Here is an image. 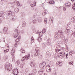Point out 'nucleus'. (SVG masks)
I'll return each mask as SVG.
<instances>
[{
	"mask_svg": "<svg viewBox=\"0 0 75 75\" xmlns=\"http://www.w3.org/2000/svg\"><path fill=\"white\" fill-rule=\"evenodd\" d=\"M42 33L43 34H45L47 33V32H46V29H45V28H44L43 29Z\"/></svg>",
	"mask_w": 75,
	"mask_h": 75,
	"instance_id": "obj_22",
	"label": "nucleus"
},
{
	"mask_svg": "<svg viewBox=\"0 0 75 75\" xmlns=\"http://www.w3.org/2000/svg\"><path fill=\"white\" fill-rule=\"evenodd\" d=\"M1 18V16H0V23H1L2 21Z\"/></svg>",
	"mask_w": 75,
	"mask_h": 75,
	"instance_id": "obj_57",
	"label": "nucleus"
},
{
	"mask_svg": "<svg viewBox=\"0 0 75 75\" xmlns=\"http://www.w3.org/2000/svg\"><path fill=\"white\" fill-rule=\"evenodd\" d=\"M20 61H17L16 62L15 65H18L20 64Z\"/></svg>",
	"mask_w": 75,
	"mask_h": 75,
	"instance_id": "obj_29",
	"label": "nucleus"
},
{
	"mask_svg": "<svg viewBox=\"0 0 75 75\" xmlns=\"http://www.w3.org/2000/svg\"><path fill=\"white\" fill-rule=\"evenodd\" d=\"M46 14L45 13V12H43L42 13V16H44Z\"/></svg>",
	"mask_w": 75,
	"mask_h": 75,
	"instance_id": "obj_52",
	"label": "nucleus"
},
{
	"mask_svg": "<svg viewBox=\"0 0 75 75\" xmlns=\"http://www.w3.org/2000/svg\"><path fill=\"white\" fill-rule=\"evenodd\" d=\"M72 35H73L74 37H75V31H74V32H73Z\"/></svg>",
	"mask_w": 75,
	"mask_h": 75,
	"instance_id": "obj_47",
	"label": "nucleus"
},
{
	"mask_svg": "<svg viewBox=\"0 0 75 75\" xmlns=\"http://www.w3.org/2000/svg\"><path fill=\"white\" fill-rule=\"evenodd\" d=\"M38 41H42V39L41 38H38Z\"/></svg>",
	"mask_w": 75,
	"mask_h": 75,
	"instance_id": "obj_42",
	"label": "nucleus"
},
{
	"mask_svg": "<svg viewBox=\"0 0 75 75\" xmlns=\"http://www.w3.org/2000/svg\"><path fill=\"white\" fill-rule=\"evenodd\" d=\"M15 32L16 33H14V37L15 38H17V37H18V35H19V33L20 32L18 30V29H16L14 30Z\"/></svg>",
	"mask_w": 75,
	"mask_h": 75,
	"instance_id": "obj_5",
	"label": "nucleus"
},
{
	"mask_svg": "<svg viewBox=\"0 0 75 75\" xmlns=\"http://www.w3.org/2000/svg\"><path fill=\"white\" fill-rule=\"evenodd\" d=\"M4 34H7V28H4Z\"/></svg>",
	"mask_w": 75,
	"mask_h": 75,
	"instance_id": "obj_17",
	"label": "nucleus"
},
{
	"mask_svg": "<svg viewBox=\"0 0 75 75\" xmlns=\"http://www.w3.org/2000/svg\"><path fill=\"white\" fill-rule=\"evenodd\" d=\"M39 34L40 37H42V33L41 32H40Z\"/></svg>",
	"mask_w": 75,
	"mask_h": 75,
	"instance_id": "obj_46",
	"label": "nucleus"
},
{
	"mask_svg": "<svg viewBox=\"0 0 75 75\" xmlns=\"http://www.w3.org/2000/svg\"><path fill=\"white\" fill-rule=\"evenodd\" d=\"M30 64L31 67H34L35 66V63L34 61H31L30 63Z\"/></svg>",
	"mask_w": 75,
	"mask_h": 75,
	"instance_id": "obj_11",
	"label": "nucleus"
},
{
	"mask_svg": "<svg viewBox=\"0 0 75 75\" xmlns=\"http://www.w3.org/2000/svg\"><path fill=\"white\" fill-rule=\"evenodd\" d=\"M60 56H62V55H63V56L65 57V54L66 53H65V52H60Z\"/></svg>",
	"mask_w": 75,
	"mask_h": 75,
	"instance_id": "obj_21",
	"label": "nucleus"
},
{
	"mask_svg": "<svg viewBox=\"0 0 75 75\" xmlns=\"http://www.w3.org/2000/svg\"><path fill=\"white\" fill-rule=\"evenodd\" d=\"M66 9H67V8L65 7H64L63 8V10H64V11H65V10H66Z\"/></svg>",
	"mask_w": 75,
	"mask_h": 75,
	"instance_id": "obj_59",
	"label": "nucleus"
},
{
	"mask_svg": "<svg viewBox=\"0 0 75 75\" xmlns=\"http://www.w3.org/2000/svg\"><path fill=\"white\" fill-rule=\"evenodd\" d=\"M57 65H59V66H61L62 65V63L59 62H57Z\"/></svg>",
	"mask_w": 75,
	"mask_h": 75,
	"instance_id": "obj_26",
	"label": "nucleus"
},
{
	"mask_svg": "<svg viewBox=\"0 0 75 75\" xmlns=\"http://www.w3.org/2000/svg\"><path fill=\"white\" fill-rule=\"evenodd\" d=\"M54 38L56 40H58L59 38H61V36L60 35H58L57 34H56L54 35Z\"/></svg>",
	"mask_w": 75,
	"mask_h": 75,
	"instance_id": "obj_14",
	"label": "nucleus"
},
{
	"mask_svg": "<svg viewBox=\"0 0 75 75\" xmlns=\"http://www.w3.org/2000/svg\"><path fill=\"white\" fill-rule=\"evenodd\" d=\"M65 6L66 7H70L71 6V3L69 2H68L67 3H65Z\"/></svg>",
	"mask_w": 75,
	"mask_h": 75,
	"instance_id": "obj_12",
	"label": "nucleus"
},
{
	"mask_svg": "<svg viewBox=\"0 0 75 75\" xmlns=\"http://www.w3.org/2000/svg\"><path fill=\"white\" fill-rule=\"evenodd\" d=\"M12 73L13 75H17L18 74V70L17 69H14L12 70Z\"/></svg>",
	"mask_w": 75,
	"mask_h": 75,
	"instance_id": "obj_6",
	"label": "nucleus"
},
{
	"mask_svg": "<svg viewBox=\"0 0 75 75\" xmlns=\"http://www.w3.org/2000/svg\"><path fill=\"white\" fill-rule=\"evenodd\" d=\"M35 50L36 52H39V50H38V47H36Z\"/></svg>",
	"mask_w": 75,
	"mask_h": 75,
	"instance_id": "obj_44",
	"label": "nucleus"
},
{
	"mask_svg": "<svg viewBox=\"0 0 75 75\" xmlns=\"http://www.w3.org/2000/svg\"><path fill=\"white\" fill-rule=\"evenodd\" d=\"M44 21H45V24H47V19L45 18L44 19Z\"/></svg>",
	"mask_w": 75,
	"mask_h": 75,
	"instance_id": "obj_43",
	"label": "nucleus"
},
{
	"mask_svg": "<svg viewBox=\"0 0 75 75\" xmlns=\"http://www.w3.org/2000/svg\"><path fill=\"white\" fill-rule=\"evenodd\" d=\"M51 40L50 38H49L47 40V44L48 46H51Z\"/></svg>",
	"mask_w": 75,
	"mask_h": 75,
	"instance_id": "obj_13",
	"label": "nucleus"
},
{
	"mask_svg": "<svg viewBox=\"0 0 75 75\" xmlns=\"http://www.w3.org/2000/svg\"><path fill=\"white\" fill-rule=\"evenodd\" d=\"M15 47H16H16H17V43H15Z\"/></svg>",
	"mask_w": 75,
	"mask_h": 75,
	"instance_id": "obj_55",
	"label": "nucleus"
},
{
	"mask_svg": "<svg viewBox=\"0 0 75 75\" xmlns=\"http://www.w3.org/2000/svg\"><path fill=\"white\" fill-rule=\"evenodd\" d=\"M52 4H55V2L53 1H52Z\"/></svg>",
	"mask_w": 75,
	"mask_h": 75,
	"instance_id": "obj_58",
	"label": "nucleus"
},
{
	"mask_svg": "<svg viewBox=\"0 0 75 75\" xmlns=\"http://www.w3.org/2000/svg\"><path fill=\"white\" fill-rule=\"evenodd\" d=\"M30 54H28L27 55H25V56L22 58L21 60L23 62L24 61H25V59H26V60H28V59L30 58Z\"/></svg>",
	"mask_w": 75,
	"mask_h": 75,
	"instance_id": "obj_4",
	"label": "nucleus"
},
{
	"mask_svg": "<svg viewBox=\"0 0 75 75\" xmlns=\"http://www.w3.org/2000/svg\"><path fill=\"white\" fill-rule=\"evenodd\" d=\"M37 20L35 19L33 20V24H36L37 23Z\"/></svg>",
	"mask_w": 75,
	"mask_h": 75,
	"instance_id": "obj_31",
	"label": "nucleus"
},
{
	"mask_svg": "<svg viewBox=\"0 0 75 75\" xmlns=\"http://www.w3.org/2000/svg\"><path fill=\"white\" fill-rule=\"evenodd\" d=\"M69 30L67 29L66 30L64 31V33H66V34H67V33H68V30Z\"/></svg>",
	"mask_w": 75,
	"mask_h": 75,
	"instance_id": "obj_49",
	"label": "nucleus"
},
{
	"mask_svg": "<svg viewBox=\"0 0 75 75\" xmlns=\"http://www.w3.org/2000/svg\"><path fill=\"white\" fill-rule=\"evenodd\" d=\"M6 14L7 16H10V15H12V21H14L17 19V17L16 16H14V13L11 12V11H7L6 12Z\"/></svg>",
	"mask_w": 75,
	"mask_h": 75,
	"instance_id": "obj_1",
	"label": "nucleus"
},
{
	"mask_svg": "<svg viewBox=\"0 0 75 75\" xmlns=\"http://www.w3.org/2000/svg\"><path fill=\"white\" fill-rule=\"evenodd\" d=\"M71 20L72 21L73 23L75 24V18H72L71 19Z\"/></svg>",
	"mask_w": 75,
	"mask_h": 75,
	"instance_id": "obj_25",
	"label": "nucleus"
},
{
	"mask_svg": "<svg viewBox=\"0 0 75 75\" xmlns=\"http://www.w3.org/2000/svg\"><path fill=\"white\" fill-rule=\"evenodd\" d=\"M36 5V4H30V6H31V7H34V6H35Z\"/></svg>",
	"mask_w": 75,
	"mask_h": 75,
	"instance_id": "obj_36",
	"label": "nucleus"
},
{
	"mask_svg": "<svg viewBox=\"0 0 75 75\" xmlns=\"http://www.w3.org/2000/svg\"><path fill=\"white\" fill-rule=\"evenodd\" d=\"M23 66H24L23 64H21L20 66V67L21 68H23Z\"/></svg>",
	"mask_w": 75,
	"mask_h": 75,
	"instance_id": "obj_48",
	"label": "nucleus"
},
{
	"mask_svg": "<svg viewBox=\"0 0 75 75\" xmlns=\"http://www.w3.org/2000/svg\"><path fill=\"white\" fill-rule=\"evenodd\" d=\"M16 4L18 6H20V4L19 3V1H17L16 3Z\"/></svg>",
	"mask_w": 75,
	"mask_h": 75,
	"instance_id": "obj_40",
	"label": "nucleus"
},
{
	"mask_svg": "<svg viewBox=\"0 0 75 75\" xmlns=\"http://www.w3.org/2000/svg\"><path fill=\"white\" fill-rule=\"evenodd\" d=\"M8 51H9V49H6V50H4V52L5 53H6L7 52H8Z\"/></svg>",
	"mask_w": 75,
	"mask_h": 75,
	"instance_id": "obj_38",
	"label": "nucleus"
},
{
	"mask_svg": "<svg viewBox=\"0 0 75 75\" xmlns=\"http://www.w3.org/2000/svg\"><path fill=\"white\" fill-rule=\"evenodd\" d=\"M20 33H21L22 34H23L24 33V31L23 30H21L20 31Z\"/></svg>",
	"mask_w": 75,
	"mask_h": 75,
	"instance_id": "obj_56",
	"label": "nucleus"
},
{
	"mask_svg": "<svg viewBox=\"0 0 75 75\" xmlns=\"http://www.w3.org/2000/svg\"><path fill=\"white\" fill-rule=\"evenodd\" d=\"M42 18L40 17H38V20L39 23H40V22H41L42 21Z\"/></svg>",
	"mask_w": 75,
	"mask_h": 75,
	"instance_id": "obj_24",
	"label": "nucleus"
},
{
	"mask_svg": "<svg viewBox=\"0 0 75 75\" xmlns=\"http://www.w3.org/2000/svg\"><path fill=\"white\" fill-rule=\"evenodd\" d=\"M69 54H70V57H71L72 55V54H73L72 52V51L70 52Z\"/></svg>",
	"mask_w": 75,
	"mask_h": 75,
	"instance_id": "obj_50",
	"label": "nucleus"
},
{
	"mask_svg": "<svg viewBox=\"0 0 75 75\" xmlns=\"http://www.w3.org/2000/svg\"><path fill=\"white\" fill-rule=\"evenodd\" d=\"M70 25H71V27H73L74 26V25L72 24H70V25H69L67 26V29L69 30H70V28H71V27H69Z\"/></svg>",
	"mask_w": 75,
	"mask_h": 75,
	"instance_id": "obj_18",
	"label": "nucleus"
},
{
	"mask_svg": "<svg viewBox=\"0 0 75 75\" xmlns=\"http://www.w3.org/2000/svg\"><path fill=\"white\" fill-rule=\"evenodd\" d=\"M45 62H44L40 64L39 65V67L40 68H43L44 67H45Z\"/></svg>",
	"mask_w": 75,
	"mask_h": 75,
	"instance_id": "obj_10",
	"label": "nucleus"
},
{
	"mask_svg": "<svg viewBox=\"0 0 75 75\" xmlns=\"http://www.w3.org/2000/svg\"><path fill=\"white\" fill-rule=\"evenodd\" d=\"M52 1H50L49 2V3H50V4H52Z\"/></svg>",
	"mask_w": 75,
	"mask_h": 75,
	"instance_id": "obj_64",
	"label": "nucleus"
},
{
	"mask_svg": "<svg viewBox=\"0 0 75 75\" xmlns=\"http://www.w3.org/2000/svg\"><path fill=\"white\" fill-rule=\"evenodd\" d=\"M21 15L22 16H23L24 15V13L23 12H22L21 13Z\"/></svg>",
	"mask_w": 75,
	"mask_h": 75,
	"instance_id": "obj_54",
	"label": "nucleus"
},
{
	"mask_svg": "<svg viewBox=\"0 0 75 75\" xmlns=\"http://www.w3.org/2000/svg\"><path fill=\"white\" fill-rule=\"evenodd\" d=\"M21 51L22 53H23V54H24L25 53V50H24V49L23 48H21Z\"/></svg>",
	"mask_w": 75,
	"mask_h": 75,
	"instance_id": "obj_28",
	"label": "nucleus"
},
{
	"mask_svg": "<svg viewBox=\"0 0 75 75\" xmlns=\"http://www.w3.org/2000/svg\"><path fill=\"white\" fill-rule=\"evenodd\" d=\"M59 34H60V35L61 37V39L62 41H63L64 44L66 43V40H65V36L63 35V32L61 30H59L58 31Z\"/></svg>",
	"mask_w": 75,
	"mask_h": 75,
	"instance_id": "obj_3",
	"label": "nucleus"
},
{
	"mask_svg": "<svg viewBox=\"0 0 75 75\" xmlns=\"http://www.w3.org/2000/svg\"><path fill=\"white\" fill-rule=\"evenodd\" d=\"M53 75H57V72H56L54 73Z\"/></svg>",
	"mask_w": 75,
	"mask_h": 75,
	"instance_id": "obj_61",
	"label": "nucleus"
},
{
	"mask_svg": "<svg viewBox=\"0 0 75 75\" xmlns=\"http://www.w3.org/2000/svg\"><path fill=\"white\" fill-rule=\"evenodd\" d=\"M20 38H21V36L20 35L18 37V38H17L16 40L15 41L17 42H18L19 41H20Z\"/></svg>",
	"mask_w": 75,
	"mask_h": 75,
	"instance_id": "obj_23",
	"label": "nucleus"
},
{
	"mask_svg": "<svg viewBox=\"0 0 75 75\" xmlns=\"http://www.w3.org/2000/svg\"><path fill=\"white\" fill-rule=\"evenodd\" d=\"M62 44V42L61 41H57V45H58L57 47H56V48H59L61 47V45Z\"/></svg>",
	"mask_w": 75,
	"mask_h": 75,
	"instance_id": "obj_9",
	"label": "nucleus"
},
{
	"mask_svg": "<svg viewBox=\"0 0 75 75\" xmlns=\"http://www.w3.org/2000/svg\"><path fill=\"white\" fill-rule=\"evenodd\" d=\"M52 67V66L49 65L47 66L46 67V71L47 72H50L51 71L50 67Z\"/></svg>",
	"mask_w": 75,
	"mask_h": 75,
	"instance_id": "obj_7",
	"label": "nucleus"
},
{
	"mask_svg": "<svg viewBox=\"0 0 75 75\" xmlns=\"http://www.w3.org/2000/svg\"><path fill=\"white\" fill-rule=\"evenodd\" d=\"M68 55H69L68 53L66 54V55H65V56L66 57V58L67 59V58H68Z\"/></svg>",
	"mask_w": 75,
	"mask_h": 75,
	"instance_id": "obj_53",
	"label": "nucleus"
},
{
	"mask_svg": "<svg viewBox=\"0 0 75 75\" xmlns=\"http://www.w3.org/2000/svg\"><path fill=\"white\" fill-rule=\"evenodd\" d=\"M72 52V53L73 54H75V52L74 51H71Z\"/></svg>",
	"mask_w": 75,
	"mask_h": 75,
	"instance_id": "obj_63",
	"label": "nucleus"
},
{
	"mask_svg": "<svg viewBox=\"0 0 75 75\" xmlns=\"http://www.w3.org/2000/svg\"><path fill=\"white\" fill-rule=\"evenodd\" d=\"M33 75V73H30L29 74V75Z\"/></svg>",
	"mask_w": 75,
	"mask_h": 75,
	"instance_id": "obj_62",
	"label": "nucleus"
},
{
	"mask_svg": "<svg viewBox=\"0 0 75 75\" xmlns=\"http://www.w3.org/2000/svg\"><path fill=\"white\" fill-rule=\"evenodd\" d=\"M19 11V9L17 8H16L14 9V12L17 13Z\"/></svg>",
	"mask_w": 75,
	"mask_h": 75,
	"instance_id": "obj_20",
	"label": "nucleus"
},
{
	"mask_svg": "<svg viewBox=\"0 0 75 75\" xmlns=\"http://www.w3.org/2000/svg\"><path fill=\"white\" fill-rule=\"evenodd\" d=\"M50 54L49 53V52H47L46 53V54L45 55L46 58H48V57H50Z\"/></svg>",
	"mask_w": 75,
	"mask_h": 75,
	"instance_id": "obj_19",
	"label": "nucleus"
},
{
	"mask_svg": "<svg viewBox=\"0 0 75 75\" xmlns=\"http://www.w3.org/2000/svg\"><path fill=\"white\" fill-rule=\"evenodd\" d=\"M34 38H33V37L32 36L31 37V40L30 43L31 44H32L33 42H34Z\"/></svg>",
	"mask_w": 75,
	"mask_h": 75,
	"instance_id": "obj_30",
	"label": "nucleus"
},
{
	"mask_svg": "<svg viewBox=\"0 0 75 75\" xmlns=\"http://www.w3.org/2000/svg\"><path fill=\"white\" fill-rule=\"evenodd\" d=\"M26 25V23H25V22H24V23H23L22 25V26L23 27H25Z\"/></svg>",
	"mask_w": 75,
	"mask_h": 75,
	"instance_id": "obj_33",
	"label": "nucleus"
},
{
	"mask_svg": "<svg viewBox=\"0 0 75 75\" xmlns=\"http://www.w3.org/2000/svg\"><path fill=\"white\" fill-rule=\"evenodd\" d=\"M32 31H33V33H35V31L36 30H35V28H34V27H32Z\"/></svg>",
	"mask_w": 75,
	"mask_h": 75,
	"instance_id": "obj_27",
	"label": "nucleus"
},
{
	"mask_svg": "<svg viewBox=\"0 0 75 75\" xmlns=\"http://www.w3.org/2000/svg\"><path fill=\"white\" fill-rule=\"evenodd\" d=\"M39 53V52H36L35 53V57H37L38 56V54Z\"/></svg>",
	"mask_w": 75,
	"mask_h": 75,
	"instance_id": "obj_35",
	"label": "nucleus"
},
{
	"mask_svg": "<svg viewBox=\"0 0 75 75\" xmlns=\"http://www.w3.org/2000/svg\"><path fill=\"white\" fill-rule=\"evenodd\" d=\"M32 72L33 74L36 73L37 72V70L35 69H34L32 70Z\"/></svg>",
	"mask_w": 75,
	"mask_h": 75,
	"instance_id": "obj_32",
	"label": "nucleus"
},
{
	"mask_svg": "<svg viewBox=\"0 0 75 75\" xmlns=\"http://www.w3.org/2000/svg\"><path fill=\"white\" fill-rule=\"evenodd\" d=\"M54 18L53 16H50V19H51L52 23V21L53 20V19Z\"/></svg>",
	"mask_w": 75,
	"mask_h": 75,
	"instance_id": "obj_45",
	"label": "nucleus"
},
{
	"mask_svg": "<svg viewBox=\"0 0 75 75\" xmlns=\"http://www.w3.org/2000/svg\"><path fill=\"white\" fill-rule=\"evenodd\" d=\"M44 71V69H42L38 71L39 74L40 75H41L42 74Z\"/></svg>",
	"mask_w": 75,
	"mask_h": 75,
	"instance_id": "obj_15",
	"label": "nucleus"
},
{
	"mask_svg": "<svg viewBox=\"0 0 75 75\" xmlns=\"http://www.w3.org/2000/svg\"><path fill=\"white\" fill-rule=\"evenodd\" d=\"M39 32H40V31H39V30H38V31H37L35 33L36 34H38V33H39Z\"/></svg>",
	"mask_w": 75,
	"mask_h": 75,
	"instance_id": "obj_60",
	"label": "nucleus"
},
{
	"mask_svg": "<svg viewBox=\"0 0 75 75\" xmlns=\"http://www.w3.org/2000/svg\"><path fill=\"white\" fill-rule=\"evenodd\" d=\"M69 65H73L74 64V62H69Z\"/></svg>",
	"mask_w": 75,
	"mask_h": 75,
	"instance_id": "obj_39",
	"label": "nucleus"
},
{
	"mask_svg": "<svg viewBox=\"0 0 75 75\" xmlns=\"http://www.w3.org/2000/svg\"><path fill=\"white\" fill-rule=\"evenodd\" d=\"M72 7L73 9H75V4L73 5Z\"/></svg>",
	"mask_w": 75,
	"mask_h": 75,
	"instance_id": "obj_51",
	"label": "nucleus"
},
{
	"mask_svg": "<svg viewBox=\"0 0 75 75\" xmlns=\"http://www.w3.org/2000/svg\"><path fill=\"white\" fill-rule=\"evenodd\" d=\"M41 43L42 45V47L43 48H44V47H45V44H44V42H41Z\"/></svg>",
	"mask_w": 75,
	"mask_h": 75,
	"instance_id": "obj_34",
	"label": "nucleus"
},
{
	"mask_svg": "<svg viewBox=\"0 0 75 75\" xmlns=\"http://www.w3.org/2000/svg\"><path fill=\"white\" fill-rule=\"evenodd\" d=\"M5 69L6 70H7L8 71H10L12 69L13 67L12 65L10 64V63L7 62L5 65Z\"/></svg>",
	"mask_w": 75,
	"mask_h": 75,
	"instance_id": "obj_2",
	"label": "nucleus"
},
{
	"mask_svg": "<svg viewBox=\"0 0 75 75\" xmlns=\"http://www.w3.org/2000/svg\"><path fill=\"white\" fill-rule=\"evenodd\" d=\"M12 62H14L15 61V57H12Z\"/></svg>",
	"mask_w": 75,
	"mask_h": 75,
	"instance_id": "obj_41",
	"label": "nucleus"
},
{
	"mask_svg": "<svg viewBox=\"0 0 75 75\" xmlns=\"http://www.w3.org/2000/svg\"><path fill=\"white\" fill-rule=\"evenodd\" d=\"M55 50H56V52H59V51H61V50H59L57 47H56Z\"/></svg>",
	"mask_w": 75,
	"mask_h": 75,
	"instance_id": "obj_37",
	"label": "nucleus"
},
{
	"mask_svg": "<svg viewBox=\"0 0 75 75\" xmlns=\"http://www.w3.org/2000/svg\"><path fill=\"white\" fill-rule=\"evenodd\" d=\"M15 50L16 48H15V47H13L11 52V53L12 55H13L14 54V52H15Z\"/></svg>",
	"mask_w": 75,
	"mask_h": 75,
	"instance_id": "obj_16",
	"label": "nucleus"
},
{
	"mask_svg": "<svg viewBox=\"0 0 75 75\" xmlns=\"http://www.w3.org/2000/svg\"><path fill=\"white\" fill-rule=\"evenodd\" d=\"M8 58V56L6 54H5L4 55L2 59V61L3 62L6 61V60H7Z\"/></svg>",
	"mask_w": 75,
	"mask_h": 75,
	"instance_id": "obj_8",
	"label": "nucleus"
}]
</instances>
